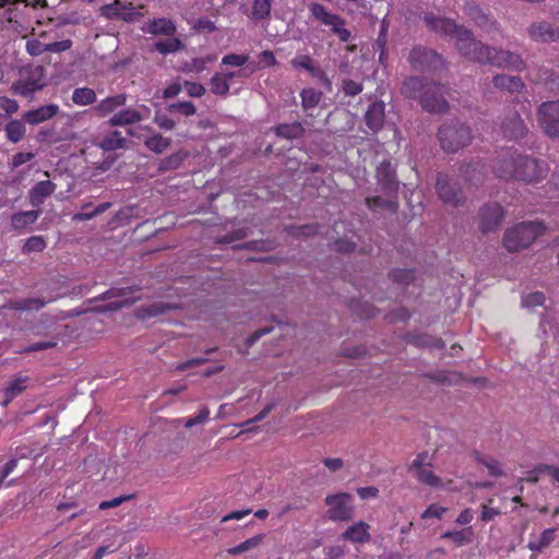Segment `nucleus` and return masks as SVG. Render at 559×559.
<instances>
[{"label": "nucleus", "instance_id": "1", "mask_svg": "<svg viewBox=\"0 0 559 559\" xmlns=\"http://www.w3.org/2000/svg\"><path fill=\"white\" fill-rule=\"evenodd\" d=\"M424 23L431 32L455 37L457 51L471 61L516 72H522L525 69V62L520 55L484 44L474 37L471 29L459 25L451 19L426 13Z\"/></svg>", "mask_w": 559, "mask_h": 559}, {"label": "nucleus", "instance_id": "2", "mask_svg": "<svg viewBox=\"0 0 559 559\" xmlns=\"http://www.w3.org/2000/svg\"><path fill=\"white\" fill-rule=\"evenodd\" d=\"M447 86L421 76H408L401 86V93L409 99H418L421 108L431 114H444L450 105L445 99Z\"/></svg>", "mask_w": 559, "mask_h": 559}, {"label": "nucleus", "instance_id": "3", "mask_svg": "<svg viewBox=\"0 0 559 559\" xmlns=\"http://www.w3.org/2000/svg\"><path fill=\"white\" fill-rule=\"evenodd\" d=\"M546 231L543 222H522L506 230L503 246L509 252H518L530 247Z\"/></svg>", "mask_w": 559, "mask_h": 559}, {"label": "nucleus", "instance_id": "4", "mask_svg": "<svg viewBox=\"0 0 559 559\" xmlns=\"http://www.w3.org/2000/svg\"><path fill=\"white\" fill-rule=\"evenodd\" d=\"M473 139L472 129L459 120L443 123L438 131L441 148L447 153H455L467 146Z\"/></svg>", "mask_w": 559, "mask_h": 559}, {"label": "nucleus", "instance_id": "5", "mask_svg": "<svg viewBox=\"0 0 559 559\" xmlns=\"http://www.w3.org/2000/svg\"><path fill=\"white\" fill-rule=\"evenodd\" d=\"M412 69L418 72L437 73L447 68L445 60L433 49L414 46L407 58Z\"/></svg>", "mask_w": 559, "mask_h": 559}, {"label": "nucleus", "instance_id": "6", "mask_svg": "<svg viewBox=\"0 0 559 559\" xmlns=\"http://www.w3.org/2000/svg\"><path fill=\"white\" fill-rule=\"evenodd\" d=\"M308 8L313 20L330 27L340 41L348 43L350 40L352 32L345 27L346 22L341 15L329 11L323 4L318 2H311Z\"/></svg>", "mask_w": 559, "mask_h": 559}, {"label": "nucleus", "instance_id": "7", "mask_svg": "<svg viewBox=\"0 0 559 559\" xmlns=\"http://www.w3.org/2000/svg\"><path fill=\"white\" fill-rule=\"evenodd\" d=\"M548 170V165L544 160L521 154L514 180L537 183L546 178Z\"/></svg>", "mask_w": 559, "mask_h": 559}, {"label": "nucleus", "instance_id": "8", "mask_svg": "<svg viewBox=\"0 0 559 559\" xmlns=\"http://www.w3.org/2000/svg\"><path fill=\"white\" fill-rule=\"evenodd\" d=\"M140 287L138 286H128V287H120V288H110L106 290L105 293L100 294L96 298L92 299L90 302H93L94 300H109L112 298H122L121 300L111 301L107 305L96 307L95 310L98 312H108V311H117L124 307L133 305L135 301L140 300L141 297H127L129 294H133L135 292H139Z\"/></svg>", "mask_w": 559, "mask_h": 559}, {"label": "nucleus", "instance_id": "9", "mask_svg": "<svg viewBox=\"0 0 559 559\" xmlns=\"http://www.w3.org/2000/svg\"><path fill=\"white\" fill-rule=\"evenodd\" d=\"M143 8V4L135 7L131 2L114 0L111 3L102 5L99 13L107 20H120L127 23H131L143 16V13L141 12Z\"/></svg>", "mask_w": 559, "mask_h": 559}, {"label": "nucleus", "instance_id": "10", "mask_svg": "<svg viewBox=\"0 0 559 559\" xmlns=\"http://www.w3.org/2000/svg\"><path fill=\"white\" fill-rule=\"evenodd\" d=\"M329 507L326 518L332 521H350L354 518L353 497L346 492L329 495L325 497Z\"/></svg>", "mask_w": 559, "mask_h": 559}, {"label": "nucleus", "instance_id": "11", "mask_svg": "<svg viewBox=\"0 0 559 559\" xmlns=\"http://www.w3.org/2000/svg\"><path fill=\"white\" fill-rule=\"evenodd\" d=\"M537 115L542 130L549 138H559V100L543 103Z\"/></svg>", "mask_w": 559, "mask_h": 559}, {"label": "nucleus", "instance_id": "12", "mask_svg": "<svg viewBox=\"0 0 559 559\" xmlns=\"http://www.w3.org/2000/svg\"><path fill=\"white\" fill-rule=\"evenodd\" d=\"M520 156L521 154L513 148L501 152L492 166L496 177L506 181L514 180Z\"/></svg>", "mask_w": 559, "mask_h": 559}, {"label": "nucleus", "instance_id": "13", "mask_svg": "<svg viewBox=\"0 0 559 559\" xmlns=\"http://www.w3.org/2000/svg\"><path fill=\"white\" fill-rule=\"evenodd\" d=\"M431 460L429 459V453L424 451L416 455L415 460L412 462L409 469L414 472L417 480L424 485L438 488L441 486V479L437 476L430 468Z\"/></svg>", "mask_w": 559, "mask_h": 559}, {"label": "nucleus", "instance_id": "14", "mask_svg": "<svg viewBox=\"0 0 559 559\" xmlns=\"http://www.w3.org/2000/svg\"><path fill=\"white\" fill-rule=\"evenodd\" d=\"M436 190L439 199L445 204L456 207L464 202L462 190L456 183L451 182L448 175L439 174L437 176Z\"/></svg>", "mask_w": 559, "mask_h": 559}, {"label": "nucleus", "instance_id": "15", "mask_svg": "<svg viewBox=\"0 0 559 559\" xmlns=\"http://www.w3.org/2000/svg\"><path fill=\"white\" fill-rule=\"evenodd\" d=\"M504 217L503 207L496 202L485 204L478 213V224L481 233L486 234L497 229Z\"/></svg>", "mask_w": 559, "mask_h": 559}, {"label": "nucleus", "instance_id": "16", "mask_svg": "<svg viewBox=\"0 0 559 559\" xmlns=\"http://www.w3.org/2000/svg\"><path fill=\"white\" fill-rule=\"evenodd\" d=\"M500 130L504 139L520 141L528 133V128L516 111L507 114L501 123Z\"/></svg>", "mask_w": 559, "mask_h": 559}, {"label": "nucleus", "instance_id": "17", "mask_svg": "<svg viewBox=\"0 0 559 559\" xmlns=\"http://www.w3.org/2000/svg\"><path fill=\"white\" fill-rule=\"evenodd\" d=\"M376 176L382 191L388 195H395L399 191L396 170L389 159L382 160L377 167Z\"/></svg>", "mask_w": 559, "mask_h": 559}, {"label": "nucleus", "instance_id": "18", "mask_svg": "<svg viewBox=\"0 0 559 559\" xmlns=\"http://www.w3.org/2000/svg\"><path fill=\"white\" fill-rule=\"evenodd\" d=\"M527 32L530 38L535 41L550 43L559 39V29L546 21L533 23Z\"/></svg>", "mask_w": 559, "mask_h": 559}, {"label": "nucleus", "instance_id": "19", "mask_svg": "<svg viewBox=\"0 0 559 559\" xmlns=\"http://www.w3.org/2000/svg\"><path fill=\"white\" fill-rule=\"evenodd\" d=\"M370 525L359 521L348 526L341 535V538L353 544H366L371 539Z\"/></svg>", "mask_w": 559, "mask_h": 559}, {"label": "nucleus", "instance_id": "20", "mask_svg": "<svg viewBox=\"0 0 559 559\" xmlns=\"http://www.w3.org/2000/svg\"><path fill=\"white\" fill-rule=\"evenodd\" d=\"M59 112V106L56 104H48L40 106L36 109H32L26 111L23 115V119L25 122L35 126L41 122H45L51 118H53Z\"/></svg>", "mask_w": 559, "mask_h": 559}, {"label": "nucleus", "instance_id": "21", "mask_svg": "<svg viewBox=\"0 0 559 559\" xmlns=\"http://www.w3.org/2000/svg\"><path fill=\"white\" fill-rule=\"evenodd\" d=\"M56 190V183L50 180L37 182L28 192V201L32 206L39 207L45 200Z\"/></svg>", "mask_w": 559, "mask_h": 559}, {"label": "nucleus", "instance_id": "22", "mask_svg": "<svg viewBox=\"0 0 559 559\" xmlns=\"http://www.w3.org/2000/svg\"><path fill=\"white\" fill-rule=\"evenodd\" d=\"M178 308L171 302L157 301L152 305L141 306L136 309L135 316L141 320L157 318Z\"/></svg>", "mask_w": 559, "mask_h": 559}, {"label": "nucleus", "instance_id": "23", "mask_svg": "<svg viewBox=\"0 0 559 559\" xmlns=\"http://www.w3.org/2000/svg\"><path fill=\"white\" fill-rule=\"evenodd\" d=\"M492 84L496 88L506 91L510 94H519L525 87V84L520 76L508 75V74L495 75L492 78Z\"/></svg>", "mask_w": 559, "mask_h": 559}, {"label": "nucleus", "instance_id": "24", "mask_svg": "<svg viewBox=\"0 0 559 559\" xmlns=\"http://www.w3.org/2000/svg\"><path fill=\"white\" fill-rule=\"evenodd\" d=\"M365 121L372 132L381 130L384 122V104L382 102L371 103L365 114Z\"/></svg>", "mask_w": 559, "mask_h": 559}, {"label": "nucleus", "instance_id": "25", "mask_svg": "<svg viewBox=\"0 0 559 559\" xmlns=\"http://www.w3.org/2000/svg\"><path fill=\"white\" fill-rule=\"evenodd\" d=\"M274 0H252L251 8L247 9V16L253 23L269 21Z\"/></svg>", "mask_w": 559, "mask_h": 559}, {"label": "nucleus", "instance_id": "26", "mask_svg": "<svg viewBox=\"0 0 559 559\" xmlns=\"http://www.w3.org/2000/svg\"><path fill=\"white\" fill-rule=\"evenodd\" d=\"M56 300L55 298L44 299V298H22V299H13L9 300L7 304V308L10 310L17 311H29V310H40L47 304Z\"/></svg>", "mask_w": 559, "mask_h": 559}, {"label": "nucleus", "instance_id": "27", "mask_svg": "<svg viewBox=\"0 0 559 559\" xmlns=\"http://www.w3.org/2000/svg\"><path fill=\"white\" fill-rule=\"evenodd\" d=\"M460 175L471 185H478L485 178V165L480 162L467 163L460 167Z\"/></svg>", "mask_w": 559, "mask_h": 559}, {"label": "nucleus", "instance_id": "28", "mask_svg": "<svg viewBox=\"0 0 559 559\" xmlns=\"http://www.w3.org/2000/svg\"><path fill=\"white\" fill-rule=\"evenodd\" d=\"M143 119L142 114L134 108H126L118 112H116L108 120L109 126L111 127H124L129 124L136 123Z\"/></svg>", "mask_w": 559, "mask_h": 559}, {"label": "nucleus", "instance_id": "29", "mask_svg": "<svg viewBox=\"0 0 559 559\" xmlns=\"http://www.w3.org/2000/svg\"><path fill=\"white\" fill-rule=\"evenodd\" d=\"M127 103L126 94H117L114 96H108L102 99L96 106L95 111L98 116L105 117L111 112H114L119 107L124 106Z\"/></svg>", "mask_w": 559, "mask_h": 559}, {"label": "nucleus", "instance_id": "30", "mask_svg": "<svg viewBox=\"0 0 559 559\" xmlns=\"http://www.w3.org/2000/svg\"><path fill=\"white\" fill-rule=\"evenodd\" d=\"M27 381L28 378L22 376H17L11 380L4 389V401L1 403L2 406H8L13 399L22 394L27 388Z\"/></svg>", "mask_w": 559, "mask_h": 559}, {"label": "nucleus", "instance_id": "31", "mask_svg": "<svg viewBox=\"0 0 559 559\" xmlns=\"http://www.w3.org/2000/svg\"><path fill=\"white\" fill-rule=\"evenodd\" d=\"M40 214V210L16 212L11 216L12 228L15 230H22L28 225L34 224Z\"/></svg>", "mask_w": 559, "mask_h": 559}, {"label": "nucleus", "instance_id": "32", "mask_svg": "<svg viewBox=\"0 0 559 559\" xmlns=\"http://www.w3.org/2000/svg\"><path fill=\"white\" fill-rule=\"evenodd\" d=\"M43 87L44 83H40L39 80L28 78L19 80L13 83L11 90L15 95L28 97Z\"/></svg>", "mask_w": 559, "mask_h": 559}, {"label": "nucleus", "instance_id": "33", "mask_svg": "<svg viewBox=\"0 0 559 559\" xmlns=\"http://www.w3.org/2000/svg\"><path fill=\"white\" fill-rule=\"evenodd\" d=\"M146 32L152 35L173 36L176 33V25L169 19H153L150 21Z\"/></svg>", "mask_w": 559, "mask_h": 559}, {"label": "nucleus", "instance_id": "34", "mask_svg": "<svg viewBox=\"0 0 559 559\" xmlns=\"http://www.w3.org/2000/svg\"><path fill=\"white\" fill-rule=\"evenodd\" d=\"M127 144V139L122 135L121 131L114 130L105 134L99 143L104 151H116L123 148Z\"/></svg>", "mask_w": 559, "mask_h": 559}, {"label": "nucleus", "instance_id": "35", "mask_svg": "<svg viewBox=\"0 0 559 559\" xmlns=\"http://www.w3.org/2000/svg\"><path fill=\"white\" fill-rule=\"evenodd\" d=\"M322 96H323L322 92H320L316 88H312V87L304 88L300 92L302 109L306 112H309L311 109L316 108L319 105Z\"/></svg>", "mask_w": 559, "mask_h": 559}, {"label": "nucleus", "instance_id": "36", "mask_svg": "<svg viewBox=\"0 0 559 559\" xmlns=\"http://www.w3.org/2000/svg\"><path fill=\"white\" fill-rule=\"evenodd\" d=\"M4 131L10 142L17 143L25 136L26 127L21 120L13 119L7 123Z\"/></svg>", "mask_w": 559, "mask_h": 559}, {"label": "nucleus", "instance_id": "37", "mask_svg": "<svg viewBox=\"0 0 559 559\" xmlns=\"http://www.w3.org/2000/svg\"><path fill=\"white\" fill-rule=\"evenodd\" d=\"M304 132L305 129L299 122L283 123L275 128L276 135L288 140L301 138Z\"/></svg>", "mask_w": 559, "mask_h": 559}, {"label": "nucleus", "instance_id": "38", "mask_svg": "<svg viewBox=\"0 0 559 559\" xmlns=\"http://www.w3.org/2000/svg\"><path fill=\"white\" fill-rule=\"evenodd\" d=\"M96 93L90 87H76L72 93V102L78 106H88L96 102Z\"/></svg>", "mask_w": 559, "mask_h": 559}, {"label": "nucleus", "instance_id": "39", "mask_svg": "<svg viewBox=\"0 0 559 559\" xmlns=\"http://www.w3.org/2000/svg\"><path fill=\"white\" fill-rule=\"evenodd\" d=\"M474 457L479 464L484 465L488 469L489 475L493 477H499L503 475L501 464L497 459L491 456H485L477 451L474 453Z\"/></svg>", "mask_w": 559, "mask_h": 559}, {"label": "nucleus", "instance_id": "40", "mask_svg": "<svg viewBox=\"0 0 559 559\" xmlns=\"http://www.w3.org/2000/svg\"><path fill=\"white\" fill-rule=\"evenodd\" d=\"M472 535H473V532H472L471 527H468V528H464L461 531L444 532L441 535V538L450 539L455 544V546L461 547V546H464V545L471 543Z\"/></svg>", "mask_w": 559, "mask_h": 559}, {"label": "nucleus", "instance_id": "41", "mask_svg": "<svg viewBox=\"0 0 559 559\" xmlns=\"http://www.w3.org/2000/svg\"><path fill=\"white\" fill-rule=\"evenodd\" d=\"M187 156H188V154L182 151L174 153L160 160L158 170L159 171H168V170L178 169Z\"/></svg>", "mask_w": 559, "mask_h": 559}, {"label": "nucleus", "instance_id": "42", "mask_svg": "<svg viewBox=\"0 0 559 559\" xmlns=\"http://www.w3.org/2000/svg\"><path fill=\"white\" fill-rule=\"evenodd\" d=\"M211 92L218 96H226L229 92V83L223 73L216 72L210 80Z\"/></svg>", "mask_w": 559, "mask_h": 559}, {"label": "nucleus", "instance_id": "43", "mask_svg": "<svg viewBox=\"0 0 559 559\" xmlns=\"http://www.w3.org/2000/svg\"><path fill=\"white\" fill-rule=\"evenodd\" d=\"M263 539H264V534H259V535H255L253 537L246 539L245 542L240 543L239 545H237L233 548H229L227 551L229 555H233V556L240 555V554L249 551L253 548H257L258 546L261 545Z\"/></svg>", "mask_w": 559, "mask_h": 559}, {"label": "nucleus", "instance_id": "44", "mask_svg": "<svg viewBox=\"0 0 559 559\" xmlns=\"http://www.w3.org/2000/svg\"><path fill=\"white\" fill-rule=\"evenodd\" d=\"M170 145V139L162 134H153L145 140V146L154 153H163Z\"/></svg>", "mask_w": 559, "mask_h": 559}, {"label": "nucleus", "instance_id": "45", "mask_svg": "<svg viewBox=\"0 0 559 559\" xmlns=\"http://www.w3.org/2000/svg\"><path fill=\"white\" fill-rule=\"evenodd\" d=\"M552 471V467L547 464H539L535 466L533 469L526 472V476L524 478L519 479L520 484V492H523V481L535 484L539 480V476L546 472Z\"/></svg>", "mask_w": 559, "mask_h": 559}, {"label": "nucleus", "instance_id": "46", "mask_svg": "<svg viewBox=\"0 0 559 559\" xmlns=\"http://www.w3.org/2000/svg\"><path fill=\"white\" fill-rule=\"evenodd\" d=\"M555 538V530L548 528L545 530L537 542H530L528 548L533 551H543L546 547H548Z\"/></svg>", "mask_w": 559, "mask_h": 559}, {"label": "nucleus", "instance_id": "47", "mask_svg": "<svg viewBox=\"0 0 559 559\" xmlns=\"http://www.w3.org/2000/svg\"><path fill=\"white\" fill-rule=\"evenodd\" d=\"M181 47V40L175 37L155 44V50L163 55L178 51Z\"/></svg>", "mask_w": 559, "mask_h": 559}, {"label": "nucleus", "instance_id": "48", "mask_svg": "<svg viewBox=\"0 0 559 559\" xmlns=\"http://www.w3.org/2000/svg\"><path fill=\"white\" fill-rule=\"evenodd\" d=\"M546 300L544 293L534 292L522 296L521 305L523 308L533 309L543 306Z\"/></svg>", "mask_w": 559, "mask_h": 559}, {"label": "nucleus", "instance_id": "49", "mask_svg": "<svg viewBox=\"0 0 559 559\" xmlns=\"http://www.w3.org/2000/svg\"><path fill=\"white\" fill-rule=\"evenodd\" d=\"M209 418H210V409H209V407L203 406L195 416L190 417L186 420L178 419V421H180V423L183 421V426L187 429H190L197 425L205 424L209 420Z\"/></svg>", "mask_w": 559, "mask_h": 559}, {"label": "nucleus", "instance_id": "50", "mask_svg": "<svg viewBox=\"0 0 559 559\" xmlns=\"http://www.w3.org/2000/svg\"><path fill=\"white\" fill-rule=\"evenodd\" d=\"M389 276L397 284L408 285L414 280V272L408 269H394Z\"/></svg>", "mask_w": 559, "mask_h": 559}, {"label": "nucleus", "instance_id": "51", "mask_svg": "<svg viewBox=\"0 0 559 559\" xmlns=\"http://www.w3.org/2000/svg\"><path fill=\"white\" fill-rule=\"evenodd\" d=\"M46 248V241L41 236H32L23 245L24 253L41 252Z\"/></svg>", "mask_w": 559, "mask_h": 559}, {"label": "nucleus", "instance_id": "52", "mask_svg": "<svg viewBox=\"0 0 559 559\" xmlns=\"http://www.w3.org/2000/svg\"><path fill=\"white\" fill-rule=\"evenodd\" d=\"M111 206L110 202H105L94 207L91 213H75L72 217L74 222H84L94 218L95 216L106 212Z\"/></svg>", "mask_w": 559, "mask_h": 559}, {"label": "nucleus", "instance_id": "53", "mask_svg": "<svg viewBox=\"0 0 559 559\" xmlns=\"http://www.w3.org/2000/svg\"><path fill=\"white\" fill-rule=\"evenodd\" d=\"M294 69H304L307 72L316 64V61L309 55H298L290 60Z\"/></svg>", "mask_w": 559, "mask_h": 559}, {"label": "nucleus", "instance_id": "54", "mask_svg": "<svg viewBox=\"0 0 559 559\" xmlns=\"http://www.w3.org/2000/svg\"><path fill=\"white\" fill-rule=\"evenodd\" d=\"M171 112H179L186 117L193 116L197 112L195 106L191 102H178L169 105Z\"/></svg>", "mask_w": 559, "mask_h": 559}, {"label": "nucleus", "instance_id": "55", "mask_svg": "<svg viewBox=\"0 0 559 559\" xmlns=\"http://www.w3.org/2000/svg\"><path fill=\"white\" fill-rule=\"evenodd\" d=\"M366 204L370 210H377L382 207L395 210L397 207L396 202L384 200L382 197L367 198Z\"/></svg>", "mask_w": 559, "mask_h": 559}, {"label": "nucleus", "instance_id": "56", "mask_svg": "<svg viewBox=\"0 0 559 559\" xmlns=\"http://www.w3.org/2000/svg\"><path fill=\"white\" fill-rule=\"evenodd\" d=\"M474 23L486 33H491L492 31L498 29L497 21L491 19L485 12L479 15Z\"/></svg>", "mask_w": 559, "mask_h": 559}, {"label": "nucleus", "instance_id": "57", "mask_svg": "<svg viewBox=\"0 0 559 559\" xmlns=\"http://www.w3.org/2000/svg\"><path fill=\"white\" fill-rule=\"evenodd\" d=\"M248 60V55L228 53L223 57L222 64L230 67H243Z\"/></svg>", "mask_w": 559, "mask_h": 559}, {"label": "nucleus", "instance_id": "58", "mask_svg": "<svg viewBox=\"0 0 559 559\" xmlns=\"http://www.w3.org/2000/svg\"><path fill=\"white\" fill-rule=\"evenodd\" d=\"M26 51L28 55L33 57H37L47 52V44L41 43L40 40L33 38L26 41Z\"/></svg>", "mask_w": 559, "mask_h": 559}, {"label": "nucleus", "instance_id": "59", "mask_svg": "<svg viewBox=\"0 0 559 559\" xmlns=\"http://www.w3.org/2000/svg\"><path fill=\"white\" fill-rule=\"evenodd\" d=\"M308 73L324 85L328 91H331L332 82L323 69L314 64Z\"/></svg>", "mask_w": 559, "mask_h": 559}, {"label": "nucleus", "instance_id": "60", "mask_svg": "<svg viewBox=\"0 0 559 559\" xmlns=\"http://www.w3.org/2000/svg\"><path fill=\"white\" fill-rule=\"evenodd\" d=\"M319 226L317 224H310V225H302V226H292L289 228V234L293 236H311L316 235L318 233Z\"/></svg>", "mask_w": 559, "mask_h": 559}, {"label": "nucleus", "instance_id": "61", "mask_svg": "<svg viewBox=\"0 0 559 559\" xmlns=\"http://www.w3.org/2000/svg\"><path fill=\"white\" fill-rule=\"evenodd\" d=\"M447 511V508L432 503L421 513V519H441Z\"/></svg>", "mask_w": 559, "mask_h": 559}, {"label": "nucleus", "instance_id": "62", "mask_svg": "<svg viewBox=\"0 0 559 559\" xmlns=\"http://www.w3.org/2000/svg\"><path fill=\"white\" fill-rule=\"evenodd\" d=\"M248 235L246 228H238L235 229L217 239V242L219 243H231L236 240H240L246 238Z\"/></svg>", "mask_w": 559, "mask_h": 559}, {"label": "nucleus", "instance_id": "63", "mask_svg": "<svg viewBox=\"0 0 559 559\" xmlns=\"http://www.w3.org/2000/svg\"><path fill=\"white\" fill-rule=\"evenodd\" d=\"M343 91L347 96H356L362 92V84L350 79L343 81Z\"/></svg>", "mask_w": 559, "mask_h": 559}, {"label": "nucleus", "instance_id": "64", "mask_svg": "<svg viewBox=\"0 0 559 559\" xmlns=\"http://www.w3.org/2000/svg\"><path fill=\"white\" fill-rule=\"evenodd\" d=\"M73 43L71 39H63L60 41H53L47 44V52L51 53H60L69 50L72 47Z\"/></svg>", "mask_w": 559, "mask_h": 559}]
</instances>
